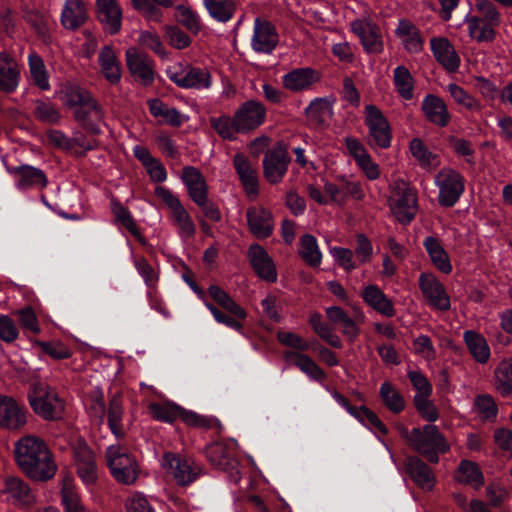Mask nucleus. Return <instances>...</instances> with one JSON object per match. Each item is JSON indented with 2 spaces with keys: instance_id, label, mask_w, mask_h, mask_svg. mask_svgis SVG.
<instances>
[{
  "instance_id": "nucleus-15",
  "label": "nucleus",
  "mask_w": 512,
  "mask_h": 512,
  "mask_svg": "<svg viewBox=\"0 0 512 512\" xmlns=\"http://www.w3.org/2000/svg\"><path fill=\"white\" fill-rule=\"evenodd\" d=\"M26 423L25 407L11 397L0 396V428L18 431Z\"/></svg>"
},
{
  "instance_id": "nucleus-20",
  "label": "nucleus",
  "mask_w": 512,
  "mask_h": 512,
  "mask_svg": "<svg viewBox=\"0 0 512 512\" xmlns=\"http://www.w3.org/2000/svg\"><path fill=\"white\" fill-rule=\"evenodd\" d=\"M97 18L109 34L121 30L123 12L117 0H96Z\"/></svg>"
},
{
  "instance_id": "nucleus-1",
  "label": "nucleus",
  "mask_w": 512,
  "mask_h": 512,
  "mask_svg": "<svg viewBox=\"0 0 512 512\" xmlns=\"http://www.w3.org/2000/svg\"><path fill=\"white\" fill-rule=\"evenodd\" d=\"M15 459L21 470L34 480H49L57 470L47 445L36 436H24L15 443Z\"/></svg>"
},
{
  "instance_id": "nucleus-32",
  "label": "nucleus",
  "mask_w": 512,
  "mask_h": 512,
  "mask_svg": "<svg viewBox=\"0 0 512 512\" xmlns=\"http://www.w3.org/2000/svg\"><path fill=\"white\" fill-rule=\"evenodd\" d=\"M284 359L291 361L310 380L322 382L326 379V373L323 369L306 354L287 351L284 353Z\"/></svg>"
},
{
  "instance_id": "nucleus-22",
  "label": "nucleus",
  "mask_w": 512,
  "mask_h": 512,
  "mask_svg": "<svg viewBox=\"0 0 512 512\" xmlns=\"http://www.w3.org/2000/svg\"><path fill=\"white\" fill-rule=\"evenodd\" d=\"M320 80L319 73L309 67L296 68L282 77L283 86L294 93L310 90Z\"/></svg>"
},
{
  "instance_id": "nucleus-24",
  "label": "nucleus",
  "mask_w": 512,
  "mask_h": 512,
  "mask_svg": "<svg viewBox=\"0 0 512 512\" xmlns=\"http://www.w3.org/2000/svg\"><path fill=\"white\" fill-rule=\"evenodd\" d=\"M248 255L254 271L260 278L272 283L277 280L273 259L261 245H250Z\"/></svg>"
},
{
  "instance_id": "nucleus-63",
  "label": "nucleus",
  "mask_w": 512,
  "mask_h": 512,
  "mask_svg": "<svg viewBox=\"0 0 512 512\" xmlns=\"http://www.w3.org/2000/svg\"><path fill=\"white\" fill-rule=\"evenodd\" d=\"M111 209L117 220L133 235L138 234V227L129 212L120 202L112 200Z\"/></svg>"
},
{
  "instance_id": "nucleus-23",
  "label": "nucleus",
  "mask_w": 512,
  "mask_h": 512,
  "mask_svg": "<svg viewBox=\"0 0 512 512\" xmlns=\"http://www.w3.org/2000/svg\"><path fill=\"white\" fill-rule=\"evenodd\" d=\"M74 119L93 135L101 133L104 125L105 113L99 103L93 98L81 110L75 111Z\"/></svg>"
},
{
  "instance_id": "nucleus-37",
  "label": "nucleus",
  "mask_w": 512,
  "mask_h": 512,
  "mask_svg": "<svg viewBox=\"0 0 512 512\" xmlns=\"http://www.w3.org/2000/svg\"><path fill=\"white\" fill-rule=\"evenodd\" d=\"M99 64L105 79L116 84L121 79V67L117 56L111 46H105L99 53Z\"/></svg>"
},
{
  "instance_id": "nucleus-5",
  "label": "nucleus",
  "mask_w": 512,
  "mask_h": 512,
  "mask_svg": "<svg viewBox=\"0 0 512 512\" xmlns=\"http://www.w3.org/2000/svg\"><path fill=\"white\" fill-rule=\"evenodd\" d=\"M364 113L371 147L388 148L392 141V131L387 118L378 107L372 104L366 105Z\"/></svg>"
},
{
  "instance_id": "nucleus-58",
  "label": "nucleus",
  "mask_w": 512,
  "mask_h": 512,
  "mask_svg": "<svg viewBox=\"0 0 512 512\" xmlns=\"http://www.w3.org/2000/svg\"><path fill=\"white\" fill-rule=\"evenodd\" d=\"M35 117L45 123L54 124L60 120V113L51 102L38 100L34 103Z\"/></svg>"
},
{
  "instance_id": "nucleus-6",
  "label": "nucleus",
  "mask_w": 512,
  "mask_h": 512,
  "mask_svg": "<svg viewBox=\"0 0 512 512\" xmlns=\"http://www.w3.org/2000/svg\"><path fill=\"white\" fill-rule=\"evenodd\" d=\"M168 78L176 85L186 89H208L211 86V75L205 68L176 63L168 67Z\"/></svg>"
},
{
  "instance_id": "nucleus-48",
  "label": "nucleus",
  "mask_w": 512,
  "mask_h": 512,
  "mask_svg": "<svg viewBox=\"0 0 512 512\" xmlns=\"http://www.w3.org/2000/svg\"><path fill=\"white\" fill-rule=\"evenodd\" d=\"M393 81L398 94L404 100L413 98L414 79L404 66H397L393 72Z\"/></svg>"
},
{
  "instance_id": "nucleus-35",
  "label": "nucleus",
  "mask_w": 512,
  "mask_h": 512,
  "mask_svg": "<svg viewBox=\"0 0 512 512\" xmlns=\"http://www.w3.org/2000/svg\"><path fill=\"white\" fill-rule=\"evenodd\" d=\"M364 301L378 313L393 317L395 309L392 301L375 285H368L362 291Z\"/></svg>"
},
{
  "instance_id": "nucleus-14",
  "label": "nucleus",
  "mask_w": 512,
  "mask_h": 512,
  "mask_svg": "<svg viewBox=\"0 0 512 512\" xmlns=\"http://www.w3.org/2000/svg\"><path fill=\"white\" fill-rule=\"evenodd\" d=\"M233 166L240 182L250 199H255L259 193V180L256 162L251 161L243 153H236Z\"/></svg>"
},
{
  "instance_id": "nucleus-8",
  "label": "nucleus",
  "mask_w": 512,
  "mask_h": 512,
  "mask_svg": "<svg viewBox=\"0 0 512 512\" xmlns=\"http://www.w3.org/2000/svg\"><path fill=\"white\" fill-rule=\"evenodd\" d=\"M0 495L6 502L19 507H30L36 503L30 486L16 476H6L3 479Z\"/></svg>"
},
{
  "instance_id": "nucleus-16",
  "label": "nucleus",
  "mask_w": 512,
  "mask_h": 512,
  "mask_svg": "<svg viewBox=\"0 0 512 512\" xmlns=\"http://www.w3.org/2000/svg\"><path fill=\"white\" fill-rule=\"evenodd\" d=\"M419 286L431 307L441 311L450 309V297L446 293L444 286L434 275L421 274L419 277Z\"/></svg>"
},
{
  "instance_id": "nucleus-36",
  "label": "nucleus",
  "mask_w": 512,
  "mask_h": 512,
  "mask_svg": "<svg viewBox=\"0 0 512 512\" xmlns=\"http://www.w3.org/2000/svg\"><path fill=\"white\" fill-rule=\"evenodd\" d=\"M423 245L433 265L442 273L449 274L452 271V265L448 253L442 247L439 240L429 236L424 239Z\"/></svg>"
},
{
  "instance_id": "nucleus-7",
  "label": "nucleus",
  "mask_w": 512,
  "mask_h": 512,
  "mask_svg": "<svg viewBox=\"0 0 512 512\" xmlns=\"http://www.w3.org/2000/svg\"><path fill=\"white\" fill-rule=\"evenodd\" d=\"M390 208L399 222L410 223L418 210L416 190L405 183L398 184L391 193Z\"/></svg>"
},
{
  "instance_id": "nucleus-57",
  "label": "nucleus",
  "mask_w": 512,
  "mask_h": 512,
  "mask_svg": "<svg viewBox=\"0 0 512 512\" xmlns=\"http://www.w3.org/2000/svg\"><path fill=\"white\" fill-rule=\"evenodd\" d=\"M175 17L190 32L196 34L201 29V21L199 16L190 8L179 5L176 7Z\"/></svg>"
},
{
  "instance_id": "nucleus-55",
  "label": "nucleus",
  "mask_w": 512,
  "mask_h": 512,
  "mask_svg": "<svg viewBox=\"0 0 512 512\" xmlns=\"http://www.w3.org/2000/svg\"><path fill=\"white\" fill-rule=\"evenodd\" d=\"M123 406L119 398L113 397L108 411V425L111 432L120 438L124 435L122 428Z\"/></svg>"
},
{
  "instance_id": "nucleus-46",
  "label": "nucleus",
  "mask_w": 512,
  "mask_h": 512,
  "mask_svg": "<svg viewBox=\"0 0 512 512\" xmlns=\"http://www.w3.org/2000/svg\"><path fill=\"white\" fill-rule=\"evenodd\" d=\"M470 38L478 43L491 42L496 37L494 26L480 19L465 17Z\"/></svg>"
},
{
  "instance_id": "nucleus-51",
  "label": "nucleus",
  "mask_w": 512,
  "mask_h": 512,
  "mask_svg": "<svg viewBox=\"0 0 512 512\" xmlns=\"http://www.w3.org/2000/svg\"><path fill=\"white\" fill-rule=\"evenodd\" d=\"M474 411L483 421H495L498 407L494 398L489 394H481L475 397Z\"/></svg>"
},
{
  "instance_id": "nucleus-21",
  "label": "nucleus",
  "mask_w": 512,
  "mask_h": 512,
  "mask_svg": "<svg viewBox=\"0 0 512 512\" xmlns=\"http://www.w3.org/2000/svg\"><path fill=\"white\" fill-rule=\"evenodd\" d=\"M266 110L256 101L245 102L236 112V127L246 133L260 126L265 119Z\"/></svg>"
},
{
  "instance_id": "nucleus-25",
  "label": "nucleus",
  "mask_w": 512,
  "mask_h": 512,
  "mask_svg": "<svg viewBox=\"0 0 512 512\" xmlns=\"http://www.w3.org/2000/svg\"><path fill=\"white\" fill-rule=\"evenodd\" d=\"M181 180L185 184L190 198L198 206L205 205L207 202L208 187L206 180L199 169L193 166L184 167Z\"/></svg>"
},
{
  "instance_id": "nucleus-45",
  "label": "nucleus",
  "mask_w": 512,
  "mask_h": 512,
  "mask_svg": "<svg viewBox=\"0 0 512 512\" xmlns=\"http://www.w3.org/2000/svg\"><path fill=\"white\" fill-rule=\"evenodd\" d=\"M148 107L154 117L161 118L166 124L178 127L184 121L183 116L177 109L169 107L159 99L149 100Z\"/></svg>"
},
{
  "instance_id": "nucleus-39",
  "label": "nucleus",
  "mask_w": 512,
  "mask_h": 512,
  "mask_svg": "<svg viewBox=\"0 0 512 512\" xmlns=\"http://www.w3.org/2000/svg\"><path fill=\"white\" fill-rule=\"evenodd\" d=\"M61 501L65 512H85L74 479L65 476L61 481Z\"/></svg>"
},
{
  "instance_id": "nucleus-31",
  "label": "nucleus",
  "mask_w": 512,
  "mask_h": 512,
  "mask_svg": "<svg viewBox=\"0 0 512 512\" xmlns=\"http://www.w3.org/2000/svg\"><path fill=\"white\" fill-rule=\"evenodd\" d=\"M20 80V69L16 61L6 53H0V90L14 92Z\"/></svg>"
},
{
  "instance_id": "nucleus-50",
  "label": "nucleus",
  "mask_w": 512,
  "mask_h": 512,
  "mask_svg": "<svg viewBox=\"0 0 512 512\" xmlns=\"http://www.w3.org/2000/svg\"><path fill=\"white\" fill-rule=\"evenodd\" d=\"M148 409L154 419L166 423H173L181 413V407L173 402L151 403Z\"/></svg>"
},
{
  "instance_id": "nucleus-43",
  "label": "nucleus",
  "mask_w": 512,
  "mask_h": 512,
  "mask_svg": "<svg viewBox=\"0 0 512 512\" xmlns=\"http://www.w3.org/2000/svg\"><path fill=\"white\" fill-rule=\"evenodd\" d=\"M493 384L502 396L512 394V359L502 360L496 366Z\"/></svg>"
},
{
  "instance_id": "nucleus-3",
  "label": "nucleus",
  "mask_w": 512,
  "mask_h": 512,
  "mask_svg": "<svg viewBox=\"0 0 512 512\" xmlns=\"http://www.w3.org/2000/svg\"><path fill=\"white\" fill-rule=\"evenodd\" d=\"M106 462L113 478L124 485L134 484L140 474V467L135 457L127 448L113 444L106 449Z\"/></svg>"
},
{
  "instance_id": "nucleus-4",
  "label": "nucleus",
  "mask_w": 512,
  "mask_h": 512,
  "mask_svg": "<svg viewBox=\"0 0 512 512\" xmlns=\"http://www.w3.org/2000/svg\"><path fill=\"white\" fill-rule=\"evenodd\" d=\"M438 188L437 200L442 207H453L465 191V178L455 169L441 168L434 176Z\"/></svg>"
},
{
  "instance_id": "nucleus-41",
  "label": "nucleus",
  "mask_w": 512,
  "mask_h": 512,
  "mask_svg": "<svg viewBox=\"0 0 512 512\" xmlns=\"http://www.w3.org/2000/svg\"><path fill=\"white\" fill-rule=\"evenodd\" d=\"M299 255L311 267H318L322 262V252L317 239L311 234H304L299 240Z\"/></svg>"
},
{
  "instance_id": "nucleus-28",
  "label": "nucleus",
  "mask_w": 512,
  "mask_h": 512,
  "mask_svg": "<svg viewBox=\"0 0 512 512\" xmlns=\"http://www.w3.org/2000/svg\"><path fill=\"white\" fill-rule=\"evenodd\" d=\"M327 318L334 324L340 326L341 333L350 341H354L360 334L357 321H363L361 314L359 320L352 319L341 307L331 306L326 308Z\"/></svg>"
},
{
  "instance_id": "nucleus-62",
  "label": "nucleus",
  "mask_w": 512,
  "mask_h": 512,
  "mask_svg": "<svg viewBox=\"0 0 512 512\" xmlns=\"http://www.w3.org/2000/svg\"><path fill=\"white\" fill-rule=\"evenodd\" d=\"M172 215L180 236L184 239L193 237L196 228L186 209L183 207L180 210L175 211Z\"/></svg>"
},
{
  "instance_id": "nucleus-53",
  "label": "nucleus",
  "mask_w": 512,
  "mask_h": 512,
  "mask_svg": "<svg viewBox=\"0 0 512 512\" xmlns=\"http://www.w3.org/2000/svg\"><path fill=\"white\" fill-rule=\"evenodd\" d=\"M379 393L383 403L390 411L399 413L404 409V399L391 383H382Z\"/></svg>"
},
{
  "instance_id": "nucleus-30",
  "label": "nucleus",
  "mask_w": 512,
  "mask_h": 512,
  "mask_svg": "<svg viewBox=\"0 0 512 512\" xmlns=\"http://www.w3.org/2000/svg\"><path fill=\"white\" fill-rule=\"evenodd\" d=\"M405 467L414 482L423 490H431L435 483L432 470L421 459L415 456L407 457Z\"/></svg>"
},
{
  "instance_id": "nucleus-60",
  "label": "nucleus",
  "mask_w": 512,
  "mask_h": 512,
  "mask_svg": "<svg viewBox=\"0 0 512 512\" xmlns=\"http://www.w3.org/2000/svg\"><path fill=\"white\" fill-rule=\"evenodd\" d=\"M37 345L55 360L68 359L72 356V350L60 341H39Z\"/></svg>"
},
{
  "instance_id": "nucleus-42",
  "label": "nucleus",
  "mask_w": 512,
  "mask_h": 512,
  "mask_svg": "<svg viewBox=\"0 0 512 512\" xmlns=\"http://www.w3.org/2000/svg\"><path fill=\"white\" fill-rule=\"evenodd\" d=\"M455 479L460 483H465L480 488L484 483L483 474L479 466L472 461L462 460L455 473Z\"/></svg>"
},
{
  "instance_id": "nucleus-2",
  "label": "nucleus",
  "mask_w": 512,
  "mask_h": 512,
  "mask_svg": "<svg viewBox=\"0 0 512 512\" xmlns=\"http://www.w3.org/2000/svg\"><path fill=\"white\" fill-rule=\"evenodd\" d=\"M397 430L408 446L430 463H438L439 454L450 450L448 442L436 425L427 424L409 430L406 426L399 424Z\"/></svg>"
},
{
  "instance_id": "nucleus-34",
  "label": "nucleus",
  "mask_w": 512,
  "mask_h": 512,
  "mask_svg": "<svg viewBox=\"0 0 512 512\" xmlns=\"http://www.w3.org/2000/svg\"><path fill=\"white\" fill-rule=\"evenodd\" d=\"M422 110L427 119L441 127L448 124L450 115L442 99L434 95H427L422 102Z\"/></svg>"
},
{
  "instance_id": "nucleus-52",
  "label": "nucleus",
  "mask_w": 512,
  "mask_h": 512,
  "mask_svg": "<svg viewBox=\"0 0 512 512\" xmlns=\"http://www.w3.org/2000/svg\"><path fill=\"white\" fill-rule=\"evenodd\" d=\"M474 11L476 14L469 16L470 18L480 19L494 27L500 24V13L491 1L477 0Z\"/></svg>"
},
{
  "instance_id": "nucleus-38",
  "label": "nucleus",
  "mask_w": 512,
  "mask_h": 512,
  "mask_svg": "<svg viewBox=\"0 0 512 512\" xmlns=\"http://www.w3.org/2000/svg\"><path fill=\"white\" fill-rule=\"evenodd\" d=\"M465 344L473 356L480 364H485L490 358V347L481 334L473 330H467L463 334Z\"/></svg>"
},
{
  "instance_id": "nucleus-19",
  "label": "nucleus",
  "mask_w": 512,
  "mask_h": 512,
  "mask_svg": "<svg viewBox=\"0 0 512 512\" xmlns=\"http://www.w3.org/2000/svg\"><path fill=\"white\" fill-rule=\"evenodd\" d=\"M250 233L258 239L270 237L274 231L272 213L260 205L251 206L246 211Z\"/></svg>"
},
{
  "instance_id": "nucleus-61",
  "label": "nucleus",
  "mask_w": 512,
  "mask_h": 512,
  "mask_svg": "<svg viewBox=\"0 0 512 512\" xmlns=\"http://www.w3.org/2000/svg\"><path fill=\"white\" fill-rule=\"evenodd\" d=\"M353 417H355L358 421L367 427L377 429L382 434H387L388 432L386 426L379 419V417L365 406L358 407L356 414H354Z\"/></svg>"
},
{
  "instance_id": "nucleus-10",
  "label": "nucleus",
  "mask_w": 512,
  "mask_h": 512,
  "mask_svg": "<svg viewBox=\"0 0 512 512\" xmlns=\"http://www.w3.org/2000/svg\"><path fill=\"white\" fill-rule=\"evenodd\" d=\"M6 171L14 177V185L19 191L43 190L48 185L45 172L35 166L28 164L6 166Z\"/></svg>"
},
{
  "instance_id": "nucleus-12",
  "label": "nucleus",
  "mask_w": 512,
  "mask_h": 512,
  "mask_svg": "<svg viewBox=\"0 0 512 512\" xmlns=\"http://www.w3.org/2000/svg\"><path fill=\"white\" fill-rule=\"evenodd\" d=\"M279 43V35L275 26L266 19L257 17L254 20L251 36V48L258 54H271Z\"/></svg>"
},
{
  "instance_id": "nucleus-59",
  "label": "nucleus",
  "mask_w": 512,
  "mask_h": 512,
  "mask_svg": "<svg viewBox=\"0 0 512 512\" xmlns=\"http://www.w3.org/2000/svg\"><path fill=\"white\" fill-rule=\"evenodd\" d=\"M305 112L309 117L321 122L331 116L332 105L327 98H316L310 102Z\"/></svg>"
},
{
  "instance_id": "nucleus-11",
  "label": "nucleus",
  "mask_w": 512,
  "mask_h": 512,
  "mask_svg": "<svg viewBox=\"0 0 512 512\" xmlns=\"http://www.w3.org/2000/svg\"><path fill=\"white\" fill-rule=\"evenodd\" d=\"M290 156L282 143L268 150L263 159V172L267 181L276 184L282 181L288 170Z\"/></svg>"
},
{
  "instance_id": "nucleus-40",
  "label": "nucleus",
  "mask_w": 512,
  "mask_h": 512,
  "mask_svg": "<svg viewBox=\"0 0 512 512\" xmlns=\"http://www.w3.org/2000/svg\"><path fill=\"white\" fill-rule=\"evenodd\" d=\"M409 150L418 164L424 169L432 170L440 165L438 155L430 151L419 138H414L410 141Z\"/></svg>"
},
{
  "instance_id": "nucleus-44",
  "label": "nucleus",
  "mask_w": 512,
  "mask_h": 512,
  "mask_svg": "<svg viewBox=\"0 0 512 512\" xmlns=\"http://www.w3.org/2000/svg\"><path fill=\"white\" fill-rule=\"evenodd\" d=\"M209 15L218 22L230 21L236 11L234 0H203Z\"/></svg>"
},
{
  "instance_id": "nucleus-54",
  "label": "nucleus",
  "mask_w": 512,
  "mask_h": 512,
  "mask_svg": "<svg viewBox=\"0 0 512 512\" xmlns=\"http://www.w3.org/2000/svg\"><path fill=\"white\" fill-rule=\"evenodd\" d=\"M210 124L223 139L234 140L237 133H241L236 127L235 115L233 118L228 116L211 117Z\"/></svg>"
},
{
  "instance_id": "nucleus-29",
  "label": "nucleus",
  "mask_w": 512,
  "mask_h": 512,
  "mask_svg": "<svg viewBox=\"0 0 512 512\" xmlns=\"http://www.w3.org/2000/svg\"><path fill=\"white\" fill-rule=\"evenodd\" d=\"M395 34L400 39L407 52L417 54L422 51L423 39L419 29L412 22L406 19H400Z\"/></svg>"
},
{
  "instance_id": "nucleus-49",
  "label": "nucleus",
  "mask_w": 512,
  "mask_h": 512,
  "mask_svg": "<svg viewBox=\"0 0 512 512\" xmlns=\"http://www.w3.org/2000/svg\"><path fill=\"white\" fill-rule=\"evenodd\" d=\"M28 64L31 79L34 85H36L41 90H49L50 84L42 58L38 56L36 53H30L28 56Z\"/></svg>"
},
{
  "instance_id": "nucleus-64",
  "label": "nucleus",
  "mask_w": 512,
  "mask_h": 512,
  "mask_svg": "<svg viewBox=\"0 0 512 512\" xmlns=\"http://www.w3.org/2000/svg\"><path fill=\"white\" fill-rule=\"evenodd\" d=\"M132 6L143 14L148 20L159 22L162 18V11L156 7L153 0H131Z\"/></svg>"
},
{
  "instance_id": "nucleus-17",
  "label": "nucleus",
  "mask_w": 512,
  "mask_h": 512,
  "mask_svg": "<svg viewBox=\"0 0 512 512\" xmlns=\"http://www.w3.org/2000/svg\"><path fill=\"white\" fill-rule=\"evenodd\" d=\"M30 405L35 413L44 419H57L64 410L63 401L53 389L40 390L30 399Z\"/></svg>"
},
{
  "instance_id": "nucleus-13",
  "label": "nucleus",
  "mask_w": 512,
  "mask_h": 512,
  "mask_svg": "<svg viewBox=\"0 0 512 512\" xmlns=\"http://www.w3.org/2000/svg\"><path fill=\"white\" fill-rule=\"evenodd\" d=\"M161 465L182 486L194 482L200 474V469L190 459L181 458L173 453H166Z\"/></svg>"
},
{
  "instance_id": "nucleus-33",
  "label": "nucleus",
  "mask_w": 512,
  "mask_h": 512,
  "mask_svg": "<svg viewBox=\"0 0 512 512\" xmlns=\"http://www.w3.org/2000/svg\"><path fill=\"white\" fill-rule=\"evenodd\" d=\"M87 19L86 7L82 0H66L61 12V24L69 30H76Z\"/></svg>"
},
{
  "instance_id": "nucleus-18",
  "label": "nucleus",
  "mask_w": 512,
  "mask_h": 512,
  "mask_svg": "<svg viewBox=\"0 0 512 512\" xmlns=\"http://www.w3.org/2000/svg\"><path fill=\"white\" fill-rule=\"evenodd\" d=\"M125 55L126 64L131 75L144 85L151 84L154 80L152 60L135 47L127 49Z\"/></svg>"
},
{
  "instance_id": "nucleus-27",
  "label": "nucleus",
  "mask_w": 512,
  "mask_h": 512,
  "mask_svg": "<svg viewBox=\"0 0 512 512\" xmlns=\"http://www.w3.org/2000/svg\"><path fill=\"white\" fill-rule=\"evenodd\" d=\"M59 99L63 106L71 111L72 115H75V111L81 110L85 104L91 99L92 95L84 88L67 83L65 84L58 93Z\"/></svg>"
},
{
  "instance_id": "nucleus-47",
  "label": "nucleus",
  "mask_w": 512,
  "mask_h": 512,
  "mask_svg": "<svg viewBox=\"0 0 512 512\" xmlns=\"http://www.w3.org/2000/svg\"><path fill=\"white\" fill-rule=\"evenodd\" d=\"M209 295L227 312L238 319H245L246 312L240 307L223 289L211 285L208 289Z\"/></svg>"
},
{
  "instance_id": "nucleus-56",
  "label": "nucleus",
  "mask_w": 512,
  "mask_h": 512,
  "mask_svg": "<svg viewBox=\"0 0 512 512\" xmlns=\"http://www.w3.org/2000/svg\"><path fill=\"white\" fill-rule=\"evenodd\" d=\"M447 91L457 104L463 106L469 111L480 110L481 106L479 101L468 92H466L461 86L455 83H450L447 86Z\"/></svg>"
},
{
  "instance_id": "nucleus-9",
  "label": "nucleus",
  "mask_w": 512,
  "mask_h": 512,
  "mask_svg": "<svg viewBox=\"0 0 512 512\" xmlns=\"http://www.w3.org/2000/svg\"><path fill=\"white\" fill-rule=\"evenodd\" d=\"M352 32L359 38L368 54H380L384 50L381 29L367 18L356 19L350 24Z\"/></svg>"
},
{
  "instance_id": "nucleus-26",
  "label": "nucleus",
  "mask_w": 512,
  "mask_h": 512,
  "mask_svg": "<svg viewBox=\"0 0 512 512\" xmlns=\"http://www.w3.org/2000/svg\"><path fill=\"white\" fill-rule=\"evenodd\" d=\"M430 45L435 59L446 70L454 72L459 68L460 57L448 39L444 37L432 38Z\"/></svg>"
}]
</instances>
